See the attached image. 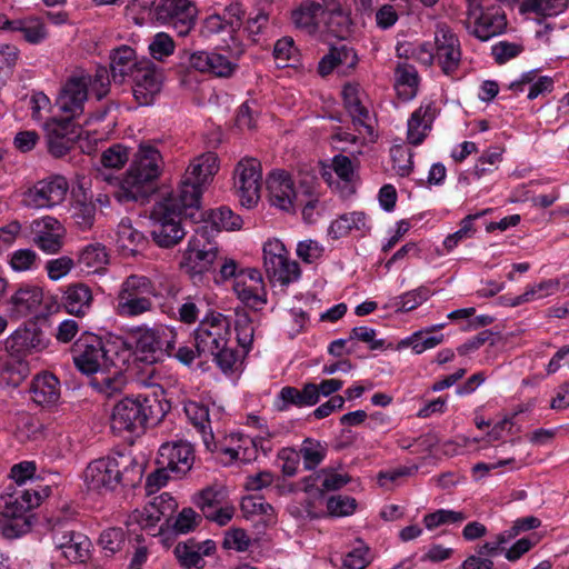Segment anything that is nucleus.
I'll return each instance as SVG.
<instances>
[{
  "instance_id": "1",
  "label": "nucleus",
  "mask_w": 569,
  "mask_h": 569,
  "mask_svg": "<svg viewBox=\"0 0 569 569\" xmlns=\"http://www.w3.org/2000/svg\"><path fill=\"white\" fill-rule=\"evenodd\" d=\"M181 287L173 278L161 276L154 281L142 274L127 277L117 292L114 312L122 318H136L153 311L151 297L158 301L160 310L176 317Z\"/></svg>"
},
{
  "instance_id": "2",
  "label": "nucleus",
  "mask_w": 569,
  "mask_h": 569,
  "mask_svg": "<svg viewBox=\"0 0 569 569\" xmlns=\"http://www.w3.org/2000/svg\"><path fill=\"white\" fill-rule=\"evenodd\" d=\"M162 164L160 152L150 144L141 143L114 192L117 200L128 202L146 199L154 191V181L161 173Z\"/></svg>"
},
{
  "instance_id": "3",
  "label": "nucleus",
  "mask_w": 569,
  "mask_h": 569,
  "mask_svg": "<svg viewBox=\"0 0 569 569\" xmlns=\"http://www.w3.org/2000/svg\"><path fill=\"white\" fill-rule=\"evenodd\" d=\"M131 462L123 456L103 457L91 461L83 472L87 488L99 493L113 491L118 486H131L133 478L130 472L136 471Z\"/></svg>"
},
{
  "instance_id": "4",
  "label": "nucleus",
  "mask_w": 569,
  "mask_h": 569,
  "mask_svg": "<svg viewBox=\"0 0 569 569\" xmlns=\"http://www.w3.org/2000/svg\"><path fill=\"white\" fill-rule=\"evenodd\" d=\"M128 338L137 357L149 365L162 361L174 350L176 335L171 330L138 327L130 330Z\"/></svg>"
},
{
  "instance_id": "5",
  "label": "nucleus",
  "mask_w": 569,
  "mask_h": 569,
  "mask_svg": "<svg viewBox=\"0 0 569 569\" xmlns=\"http://www.w3.org/2000/svg\"><path fill=\"white\" fill-rule=\"evenodd\" d=\"M218 246L209 234L208 226L202 224L194 230V234L189 240L180 266L191 276L202 274L212 269L218 259Z\"/></svg>"
},
{
  "instance_id": "6",
  "label": "nucleus",
  "mask_w": 569,
  "mask_h": 569,
  "mask_svg": "<svg viewBox=\"0 0 569 569\" xmlns=\"http://www.w3.org/2000/svg\"><path fill=\"white\" fill-rule=\"evenodd\" d=\"M76 368L84 375H96L113 365L102 339L93 333L81 335L71 348Z\"/></svg>"
},
{
  "instance_id": "7",
  "label": "nucleus",
  "mask_w": 569,
  "mask_h": 569,
  "mask_svg": "<svg viewBox=\"0 0 569 569\" xmlns=\"http://www.w3.org/2000/svg\"><path fill=\"white\" fill-rule=\"evenodd\" d=\"M433 53L425 46L420 59L427 63L436 60L443 73L452 74L461 63V47L458 37L447 26H438L435 32Z\"/></svg>"
},
{
  "instance_id": "8",
  "label": "nucleus",
  "mask_w": 569,
  "mask_h": 569,
  "mask_svg": "<svg viewBox=\"0 0 569 569\" xmlns=\"http://www.w3.org/2000/svg\"><path fill=\"white\" fill-rule=\"evenodd\" d=\"M262 252L264 271L270 281L287 286L300 278L299 263L289 258V252L280 240H268Z\"/></svg>"
},
{
  "instance_id": "9",
  "label": "nucleus",
  "mask_w": 569,
  "mask_h": 569,
  "mask_svg": "<svg viewBox=\"0 0 569 569\" xmlns=\"http://www.w3.org/2000/svg\"><path fill=\"white\" fill-rule=\"evenodd\" d=\"M91 81L89 72L77 69L62 83L56 103L69 121L83 114Z\"/></svg>"
},
{
  "instance_id": "10",
  "label": "nucleus",
  "mask_w": 569,
  "mask_h": 569,
  "mask_svg": "<svg viewBox=\"0 0 569 569\" xmlns=\"http://www.w3.org/2000/svg\"><path fill=\"white\" fill-rule=\"evenodd\" d=\"M153 227L151 236L161 248H171L178 244L186 231L181 226L180 216L172 206V200L158 202L152 210Z\"/></svg>"
},
{
  "instance_id": "11",
  "label": "nucleus",
  "mask_w": 569,
  "mask_h": 569,
  "mask_svg": "<svg viewBox=\"0 0 569 569\" xmlns=\"http://www.w3.org/2000/svg\"><path fill=\"white\" fill-rule=\"evenodd\" d=\"M150 407L147 398L126 397L118 401L111 413L113 432H142L149 419Z\"/></svg>"
},
{
  "instance_id": "12",
  "label": "nucleus",
  "mask_w": 569,
  "mask_h": 569,
  "mask_svg": "<svg viewBox=\"0 0 569 569\" xmlns=\"http://www.w3.org/2000/svg\"><path fill=\"white\" fill-rule=\"evenodd\" d=\"M262 183L261 163L256 158H242L233 170V188L241 206L252 208L260 200Z\"/></svg>"
},
{
  "instance_id": "13",
  "label": "nucleus",
  "mask_w": 569,
  "mask_h": 569,
  "mask_svg": "<svg viewBox=\"0 0 569 569\" xmlns=\"http://www.w3.org/2000/svg\"><path fill=\"white\" fill-rule=\"evenodd\" d=\"M68 191V180L63 176L53 174L29 187L23 192L22 202L28 208L51 209L64 201Z\"/></svg>"
},
{
  "instance_id": "14",
  "label": "nucleus",
  "mask_w": 569,
  "mask_h": 569,
  "mask_svg": "<svg viewBox=\"0 0 569 569\" xmlns=\"http://www.w3.org/2000/svg\"><path fill=\"white\" fill-rule=\"evenodd\" d=\"M229 321L221 313L203 319L194 331V346L198 357L221 351L229 341Z\"/></svg>"
},
{
  "instance_id": "15",
  "label": "nucleus",
  "mask_w": 569,
  "mask_h": 569,
  "mask_svg": "<svg viewBox=\"0 0 569 569\" xmlns=\"http://www.w3.org/2000/svg\"><path fill=\"white\" fill-rule=\"evenodd\" d=\"M51 539L57 550L71 562H83L91 542L87 536L70 528L67 521L58 520L51 527Z\"/></svg>"
},
{
  "instance_id": "16",
  "label": "nucleus",
  "mask_w": 569,
  "mask_h": 569,
  "mask_svg": "<svg viewBox=\"0 0 569 569\" xmlns=\"http://www.w3.org/2000/svg\"><path fill=\"white\" fill-rule=\"evenodd\" d=\"M131 79L134 99L141 106H149L160 93L164 77L159 67L152 61L143 59L133 69Z\"/></svg>"
},
{
  "instance_id": "17",
  "label": "nucleus",
  "mask_w": 569,
  "mask_h": 569,
  "mask_svg": "<svg viewBox=\"0 0 569 569\" xmlns=\"http://www.w3.org/2000/svg\"><path fill=\"white\" fill-rule=\"evenodd\" d=\"M157 16L171 24L179 36H187L196 26L198 9L194 0H160Z\"/></svg>"
},
{
  "instance_id": "18",
  "label": "nucleus",
  "mask_w": 569,
  "mask_h": 569,
  "mask_svg": "<svg viewBox=\"0 0 569 569\" xmlns=\"http://www.w3.org/2000/svg\"><path fill=\"white\" fill-rule=\"evenodd\" d=\"M193 462V448L186 441L166 442L159 449L157 465L169 469L174 478L187 475Z\"/></svg>"
},
{
  "instance_id": "19",
  "label": "nucleus",
  "mask_w": 569,
  "mask_h": 569,
  "mask_svg": "<svg viewBox=\"0 0 569 569\" xmlns=\"http://www.w3.org/2000/svg\"><path fill=\"white\" fill-rule=\"evenodd\" d=\"M303 188V184L296 188L290 174L286 171H273L267 178L269 201L283 211L295 210V203Z\"/></svg>"
},
{
  "instance_id": "20",
  "label": "nucleus",
  "mask_w": 569,
  "mask_h": 569,
  "mask_svg": "<svg viewBox=\"0 0 569 569\" xmlns=\"http://www.w3.org/2000/svg\"><path fill=\"white\" fill-rule=\"evenodd\" d=\"M337 10V0H303L291 11L292 23L313 34L319 29L320 20H325L327 11Z\"/></svg>"
},
{
  "instance_id": "21",
  "label": "nucleus",
  "mask_w": 569,
  "mask_h": 569,
  "mask_svg": "<svg viewBox=\"0 0 569 569\" xmlns=\"http://www.w3.org/2000/svg\"><path fill=\"white\" fill-rule=\"evenodd\" d=\"M34 244L43 252L53 254L60 251L63 244L64 227L58 219L44 216L30 223Z\"/></svg>"
},
{
  "instance_id": "22",
  "label": "nucleus",
  "mask_w": 569,
  "mask_h": 569,
  "mask_svg": "<svg viewBox=\"0 0 569 569\" xmlns=\"http://www.w3.org/2000/svg\"><path fill=\"white\" fill-rule=\"evenodd\" d=\"M202 189L203 187L183 176L177 197L168 200H172V206L179 216H183L194 223L202 222L204 217L200 207Z\"/></svg>"
},
{
  "instance_id": "23",
  "label": "nucleus",
  "mask_w": 569,
  "mask_h": 569,
  "mask_svg": "<svg viewBox=\"0 0 569 569\" xmlns=\"http://www.w3.org/2000/svg\"><path fill=\"white\" fill-rule=\"evenodd\" d=\"M234 292L248 307L258 308L266 303V289L259 270L248 268L240 270L234 280Z\"/></svg>"
},
{
  "instance_id": "24",
  "label": "nucleus",
  "mask_w": 569,
  "mask_h": 569,
  "mask_svg": "<svg viewBox=\"0 0 569 569\" xmlns=\"http://www.w3.org/2000/svg\"><path fill=\"white\" fill-rule=\"evenodd\" d=\"M189 64L197 71L227 78L233 74L237 63L218 52L197 51L190 54Z\"/></svg>"
},
{
  "instance_id": "25",
  "label": "nucleus",
  "mask_w": 569,
  "mask_h": 569,
  "mask_svg": "<svg viewBox=\"0 0 569 569\" xmlns=\"http://www.w3.org/2000/svg\"><path fill=\"white\" fill-rule=\"evenodd\" d=\"M216 551V543L212 540L197 542L189 539L179 542L174 548V556L179 565L184 569H202L206 566L204 556H211Z\"/></svg>"
},
{
  "instance_id": "26",
  "label": "nucleus",
  "mask_w": 569,
  "mask_h": 569,
  "mask_svg": "<svg viewBox=\"0 0 569 569\" xmlns=\"http://www.w3.org/2000/svg\"><path fill=\"white\" fill-rule=\"evenodd\" d=\"M435 102H427L415 110L407 124V140L412 146H419L423 142L432 128L437 116Z\"/></svg>"
},
{
  "instance_id": "27",
  "label": "nucleus",
  "mask_w": 569,
  "mask_h": 569,
  "mask_svg": "<svg viewBox=\"0 0 569 569\" xmlns=\"http://www.w3.org/2000/svg\"><path fill=\"white\" fill-rule=\"evenodd\" d=\"M43 299L42 290L37 286L20 287L9 300L10 315L16 318L28 317L38 311Z\"/></svg>"
},
{
  "instance_id": "28",
  "label": "nucleus",
  "mask_w": 569,
  "mask_h": 569,
  "mask_svg": "<svg viewBox=\"0 0 569 569\" xmlns=\"http://www.w3.org/2000/svg\"><path fill=\"white\" fill-rule=\"evenodd\" d=\"M43 127L47 132L49 152L56 158L66 156L73 144L72 139L67 137L70 127L69 119L51 118L44 122Z\"/></svg>"
},
{
  "instance_id": "29",
  "label": "nucleus",
  "mask_w": 569,
  "mask_h": 569,
  "mask_svg": "<svg viewBox=\"0 0 569 569\" xmlns=\"http://www.w3.org/2000/svg\"><path fill=\"white\" fill-rule=\"evenodd\" d=\"M92 301L91 289L81 282L69 284L62 296L66 311L76 317H84L91 309Z\"/></svg>"
},
{
  "instance_id": "30",
  "label": "nucleus",
  "mask_w": 569,
  "mask_h": 569,
  "mask_svg": "<svg viewBox=\"0 0 569 569\" xmlns=\"http://www.w3.org/2000/svg\"><path fill=\"white\" fill-rule=\"evenodd\" d=\"M506 27L507 20L505 13L500 9H490L477 16L471 33L481 41H487L502 33Z\"/></svg>"
},
{
  "instance_id": "31",
  "label": "nucleus",
  "mask_w": 569,
  "mask_h": 569,
  "mask_svg": "<svg viewBox=\"0 0 569 569\" xmlns=\"http://www.w3.org/2000/svg\"><path fill=\"white\" fill-rule=\"evenodd\" d=\"M218 170L219 162L217 154L213 152H206L193 159L186 170L184 177L194 183L204 187L212 180Z\"/></svg>"
},
{
  "instance_id": "32",
  "label": "nucleus",
  "mask_w": 569,
  "mask_h": 569,
  "mask_svg": "<svg viewBox=\"0 0 569 569\" xmlns=\"http://www.w3.org/2000/svg\"><path fill=\"white\" fill-rule=\"evenodd\" d=\"M184 411L192 425L201 433L206 449L210 452L217 450V443L210 426L209 408L199 402H189Z\"/></svg>"
},
{
  "instance_id": "33",
  "label": "nucleus",
  "mask_w": 569,
  "mask_h": 569,
  "mask_svg": "<svg viewBox=\"0 0 569 569\" xmlns=\"http://www.w3.org/2000/svg\"><path fill=\"white\" fill-rule=\"evenodd\" d=\"M139 61L136 51L129 46H121L110 54V70L114 82H123L127 76L132 77Z\"/></svg>"
},
{
  "instance_id": "34",
  "label": "nucleus",
  "mask_w": 569,
  "mask_h": 569,
  "mask_svg": "<svg viewBox=\"0 0 569 569\" xmlns=\"http://www.w3.org/2000/svg\"><path fill=\"white\" fill-rule=\"evenodd\" d=\"M360 94L361 92L358 84L347 83L342 90L343 103L353 124L356 127H363L371 132V127L367 123L369 120V110L362 104Z\"/></svg>"
},
{
  "instance_id": "35",
  "label": "nucleus",
  "mask_w": 569,
  "mask_h": 569,
  "mask_svg": "<svg viewBox=\"0 0 569 569\" xmlns=\"http://www.w3.org/2000/svg\"><path fill=\"white\" fill-rule=\"evenodd\" d=\"M109 263V253L101 243L86 246L78 256V266L87 273H97L104 270Z\"/></svg>"
},
{
  "instance_id": "36",
  "label": "nucleus",
  "mask_w": 569,
  "mask_h": 569,
  "mask_svg": "<svg viewBox=\"0 0 569 569\" xmlns=\"http://www.w3.org/2000/svg\"><path fill=\"white\" fill-rule=\"evenodd\" d=\"M117 246L127 256H134L146 243L144 236L134 229L129 219H123L117 229Z\"/></svg>"
},
{
  "instance_id": "37",
  "label": "nucleus",
  "mask_w": 569,
  "mask_h": 569,
  "mask_svg": "<svg viewBox=\"0 0 569 569\" xmlns=\"http://www.w3.org/2000/svg\"><path fill=\"white\" fill-rule=\"evenodd\" d=\"M90 386L104 397L111 398L122 392L126 386V377L117 368L109 372L102 370L92 377Z\"/></svg>"
},
{
  "instance_id": "38",
  "label": "nucleus",
  "mask_w": 569,
  "mask_h": 569,
  "mask_svg": "<svg viewBox=\"0 0 569 569\" xmlns=\"http://www.w3.org/2000/svg\"><path fill=\"white\" fill-rule=\"evenodd\" d=\"M283 405L281 410L288 406L311 407L317 403V389L315 383H306L301 390L295 387H283L279 393Z\"/></svg>"
},
{
  "instance_id": "39",
  "label": "nucleus",
  "mask_w": 569,
  "mask_h": 569,
  "mask_svg": "<svg viewBox=\"0 0 569 569\" xmlns=\"http://www.w3.org/2000/svg\"><path fill=\"white\" fill-rule=\"evenodd\" d=\"M33 399L40 405L56 402L59 398V381L53 375L38 376L32 382Z\"/></svg>"
},
{
  "instance_id": "40",
  "label": "nucleus",
  "mask_w": 569,
  "mask_h": 569,
  "mask_svg": "<svg viewBox=\"0 0 569 569\" xmlns=\"http://www.w3.org/2000/svg\"><path fill=\"white\" fill-rule=\"evenodd\" d=\"M208 226L209 233L216 230H238L241 228L242 220L238 214H234L229 208L221 207L212 210L209 220H202Z\"/></svg>"
},
{
  "instance_id": "41",
  "label": "nucleus",
  "mask_w": 569,
  "mask_h": 569,
  "mask_svg": "<svg viewBox=\"0 0 569 569\" xmlns=\"http://www.w3.org/2000/svg\"><path fill=\"white\" fill-rule=\"evenodd\" d=\"M365 228H367L365 213L350 212L341 214L338 219L331 222L329 227V234L337 239L348 234L353 229L361 230Z\"/></svg>"
},
{
  "instance_id": "42",
  "label": "nucleus",
  "mask_w": 569,
  "mask_h": 569,
  "mask_svg": "<svg viewBox=\"0 0 569 569\" xmlns=\"http://www.w3.org/2000/svg\"><path fill=\"white\" fill-rule=\"evenodd\" d=\"M307 470L316 469L325 459L327 448L320 441L307 438L298 450Z\"/></svg>"
},
{
  "instance_id": "43",
  "label": "nucleus",
  "mask_w": 569,
  "mask_h": 569,
  "mask_svg": "<svg viewBox=\"0 0 569 569\" xmlns=\"http://www.w3.org/2000/svg\"><path fill=\"white\" fill-rule=\"evenodd\" d=\"M96 218V204L86 199H77L71 206V219L82 231L92 228Z\"/></svg>"
},
{
  "instance_id": "44",
  "label": "nucleus",
  "mask_w": 569,
  "mask_h": 569,
  "mask_svg": "<svg viewBox=\"0 0 569 569\" xmlns=\"http://www.w3.org/2000/svg\"><path fill=\"white\" fill-rule=\"evenodd\" d=\"M443 335L430 336L427 331L419 330L410 337L401 340L399 347H410L415 353L420 355L426 350L433 349L443 341Z\"/></svg>"
},
{
  "instance_id": "45",
  "label": "nucleus",
  "mask_w": 569,
  "mask_h": 569,
  "mask_svg": "<svg viewBox=\"0 0 569 569\" xmlns=\"http://www.w3.org/2000/svg\"><path fill=\"white\" fill-rule=\"evenodd\" d=\"M323 21L327 24L328 31L340 39H345L350 32V19L342 11L341 4L338 0L337 10L327 11Z\"/></svg>"
},
{
  "instance_id": "46",
  "label": "nucleus",
  "mask_w": 569,
  "mask_h": 569,
  "mask_svg": "<svg viewBox=\"0 0 569 569\" xmlns=\"http://www.w3.org/2000/svg\"><path fill=\"white\" fill-rule=\"evenodd\" d=\"M568 6V0H523L522 11H530L541 16H557Z\"/></svg>"
},
{
  "instance_id": "47",
  "label": "nucleus",
  "mask_w": 569,
  "mask_h": 569,
  "mask_svg": "<svg viewBox=\"0 0 569 569\" xmlns=\"http://www.w3.org/2000/svg\"><path fill=\"white\" fill-rule=\"evenodd\" d=\"M241 510L246 517H251L256 515L263 516V521L269 523L273 522L276 515L273 507L263 501L261 498L257 497H246L241 502Z\"/></svg>"
},
{
  "instance_id": "48",
  "label": "nucleus",
  "mask_w": 569,
  "mask_h": 569,
  "mask_svg": "<svg viewBox=\"0 0 569 569\" xmlns=\"http://www.w3.org/2000/svg\"><path fill=\"white\" fill-rule=\"evenodd\" d=\"M202 521L201 515L192 508H183L171 523V529L177 535H186L193 531Z\"/></svg>"
},
{
  "instance_id": "49",
  "label": "nucleus",
  "mask_w": 569,
  "mask_h": 569,
  "mask_svg": "<svg viewBox=\"0 0 569 569\" xmlns=\"http://www.w3.org/2000/svg\"><path fill=\"white\" fill-rule=\"evenodd\" d=\"M467 515L462 511L439 509L423 517V523L427 529L432 530L441 525L458 523L467 519Z\"/></svg>"
},
{
  "instance_id": "50",
  "label": "nucleus",
  "mask_w": 569,
  "mask_h": 569,
  "mask_svg": "<svg viewBox=\"0 0 569 569\" xmlns=\"http://www.w3.org/2000/svg\"><path fill=\"white\" fill-rule=\"evenodd\" d=\"M14 32L30 43H38L47 36L43 24L34 19L17 20Z\"/></svg>"
},
{
  "instance_id": "51",
  "label": "nucleus",
  "mask_w": 569,
  "mask_h": 569,
  "mask_svg": "<svg viewBox=\"0 0 569 569\" xmlns=\"http://www.w3.org/2000/svg\"><path fill=\"white\" fill-rule=\"evenodd\" d=\"M28 510L30 503L21 501L17 492L0 497V515L8 519H19Z\"/></svg>"
},
{
  "instance_id": "52",
  "label": "nucleus",
  "mask_w": 569,
  "mask_h": 569,
  "mask_svg": "<svg viewBox=\"0 0 569 569\" xmlns=\"http://www.w3.org/2000/svg\"><path fill=\"white\" fill-rule=\"evenodd\" d=\"M174 48L176 46L173 39L164 32H158L154 34L151 42L149 43V52L151 57L159 61L171 56L174 51Z\"/></svg>"
},
{
  "instance_id": "53",
  "label": "nucleus",
  "mask_w": 569,
  "mask_h": 569,
  "mask_svg": "<svg viewBox=\"0 0 569 569\" xmlns=\"http://www.w3.org/2000/svg\"><path fill=\"white\" fill-rule=\"evenodd\" d=\"M317 478H320L321 481L319 497H322L326 491H333L342 488L351 480L347 473H338L330 469L320 470L317 472Z\"/></svg>"
},
{
  "instance_id": "54",
  "label": "nucleus",
  "mask_w": 569,
  "mask_h": 569,
  "mask_svg": "<svg viewBox=\"0 0 569 569\" xmlns=\"http://www.w3.org/2000/svg\"><path fill=\"white\" fill-rule=\"evenodd\" d=\"M129 160V149L122 144H113L101 153L100 161L103 167L121 169Z\"/></svg>"
},
{
  "instance_id": "55",
  "label": "nucleus",
  "mask_w": 569,
  "mask_h": 569,
  "mask_svg": "<svg viewBox=\"0 0 569 569\" xmlns=\"http://www.w3.org/2000/svg\"><path fill=\"white\" fill-rule=\"evenodd\" d=\"M319 203L318 197L313 192V187L311 184L305 186L302 191L297 198V202L295 203L296 208H301L303 219L307 222H313L315 221V209L317 208Z\"/></svg>"
},
{
  "instance_id": "56",
  "label": "nucleus",
  "mask_w": 569,
  "mask_h": 569,
  "mask_svg": "<svg viewBox=\"0 0 569 569\" xmlns=\"http://www.w3.org/2000/svg\"><path fill=\"white\" fill-rule=\"evenodd\" d=\"M430 296L431 292L427 287H419L408 291L399 297L398 310L403 312L411 311L427 301Z\"/></svg>"
},
{
  "instance_id": "57",
  "label": "nucleus",
  "mask_w": 569,
  "mask_h": 569,
  "mask_svg": "<svg viewBox=\"0 0 569 569\" xmlns=\"http://www.w3.org/2000/svg\"><path fill=\"white\" fill-rule=\"evenodd\" d=\"M251 546V539L241 528H231L224 533L222 547L238 552L247 551Z\"/></svg>"
},
{
  "instance_id": "58",
  "label": "nucleus",
  "mask_w": 569,
  "mask_h": 569,
  "mask_svg": "<svg viewBox=\"0 0 569 569\" xmlns=\"http://www.w3.org/2000/svg\"><path fill=\"white\" fill-rule=\"evenodd\" d=\"M38 254L31 249L16 250L10 257V266L14 271L24 272L36 268Z\"/></svg>"
},
{
  "instance_id": "59",
  "label": "nucleus",
  "mask_w": 569,
  "mask_h": 569,
  "mask_svg": "<svg viewBox=\"0 0 569 569\" xmlns=\"http://www.w3.org/2000/svg\"><path fill=\"white\" fill-rule=\"evenodd\" d=\"M357 508L355 498L348 496H332L328 499L327 509L331 516L345 517L352 515Z\"/></svg>"
},
{
  "instance_id": "60",
  "label": "nucleus",
  "mask_w": 569,
  "mask_h": 569,
  "mask_svg": "<svg viewBox=\"0 0 569 569\" xmlns=\"http://www.w3.org/2000/svg\"><path fill=\"white\" fill-rule=\"evenodd\" d=\"M99 543L106 553L111 556L122 548L124 533L119 528H109L101 533Z\"/></svg>"
},
{
  "instance_id": "61",
  "label": "nucleus",
  "mask_w": 569,
  "mask_h": 569,
  "mask_svg": "<svg viewBox=\"0 0 569 569\" xmlns=\"http://www.w3.org/2000/svg\"><path fill=\"white\" fill-rule=\"evenodd\" d=\"M199 303L201 299L198 297L184 298L180 306L177 305L176 316L178 315V319L183 323H194L199 318Z\"/></svg>"
},
{
  "instance_id": "62",
  "label": "nucleus",
  "mask_w": 569,
  "mask_h": 569,
  "mask_svg": "<svg viewBox=\"0 0 569 569\" xmlns=\"http://www.w3.org/2000/svg\"><path fill=\"white\" fill-rule=\"evenodd\" d=\"M74 267V261L68 256L51 259L46 263L48 277L52 281H58L66 277Z\"/></svg>"
},
{
  "instance_id": "63",
  "label": "nucleus",
  "mask_w": 569,
  "mask_h": 569,
  "mask_svg": "<svg viewBox=\"0 0 569 569\" xmlns=\"http://www.w3.org/2000/svg\"><path fill=\"white\" fill-rule=\"evenodd\" d=\"M369 563V548L361 543L345 556L342 567L343 569H365Z\"/></svg>"
},
{
  "instance_id": "64",
  "label": "nucleus",
  "mask_w": 569,
  "mask_h": 569,
  "mask_svg": "<svg viewBox=\"0 0 569 569\" xmlns=\"http://www.w3.org/2000/svg\"><path fill=\"white\" fill-rule=\"evenodd\" d=\"M325 248L316 240H303L297 244V256L306 263H312L320 259L323 254Z\"/></svg>"
}]
</instances>
